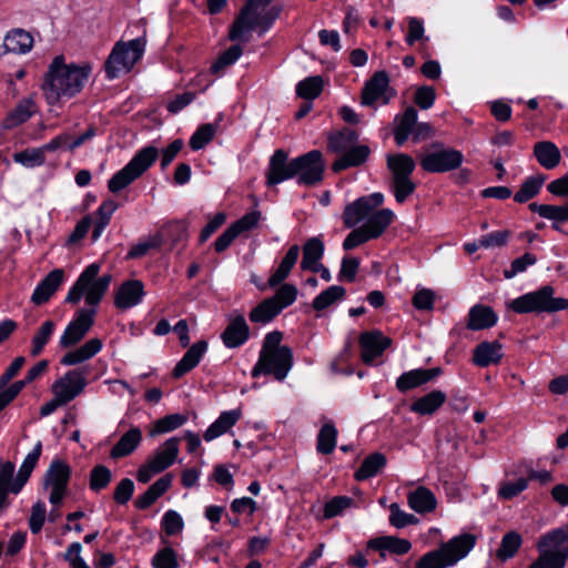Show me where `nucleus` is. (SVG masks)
Masks as SVG:
<instances>
[{"instance_id":"obj_1","label":"nucleus","mask_w":568,"mask_h":568,"mask_svg":"<svg viewBox=\"0 0 568 568\" xmlns=\"http://www.w3.org/2000/svg\"><path fill=\"white\" fill-rule=\"evenodd\" d=\"M324 171L325 161L318 150L288 160V154L278 149L270 159L266 184L273 186L295 178L298 185L313 186L322 182Z\"/></svg>"},{"instance_id":"obj_2","label":"nucleus","mask_w":568,"mask_h":568,"mask_svg":"<svg viewBox=\"0 0 568 568\" xmlns=\"http://www.w3.org/2000/svg\"><path fill=\"white\" fill-rule=\"evenodd\" d=\"M90 73L89 65L65 64L62 57H55L42 85L47 102L53 105L63 98L74 97L82 90Z\"/></svg>"},{"instance_id":"obj_3","label":"nucleus","mask_w":568,"mask_h":568,"mask_svg":"<svg viewBox=\"0 0 568 568\" xmlns=\"http://www.w3.org/2000/svg\"><path fill=\"white\" fill-rule=\"evenodd\" d=\"M477 537L465 532L443 542L437 549L426 552L415 568H447L464 559L475 547Z\"/></svg>"},{"instance_id":"obj_4","label":"nucleus","mask_w":568,"mask_h":568,"mask_svg":"<svg viewBox=\"0 0 568 568\" xmlns=\"http://www.w3.org/2000/svg\"><path fill=\"white\" fill-rule=\"evenodd\" d=\"M260 4V2L253 4L244 16H242V9L240 10L230 27L229 39L231 41L246 42L248 40L246 33L256 28H258L260 36L270 30L274 21L280 17L282 9L278 6Z\"/></svg>"},{"instance_id":"obj_5","label":"nucleus","mask_w":568,"mask_h":568,"mask_svg":"<svg viewBox=\"0 0 568 568\" xmlns=\"http://www.w3.org/2000/svg\"><path fill=\"white\" fill-rule=\"evenodd\" d=\"M536 547L539 555L528 568H565L568 561V524L540 536Z\"/></svg>"},{"instance_id":"obj_6","label":"nucleus","mask_w":568,"mask_h":568,"mask_svg":"<svg viewBox=\"0 0 568 568\" xmlns=\"http://www.w3.org/2000/svg\"><path fill=\"white\" fill-rule=\"evenodd\" d=\"M555 288L544 285L537 291L526 293L508 303V307L518 314L556 313L568 308V300L555 297Z\"/></svg>"},{"instance_id":"obj_7","label":"nucleus","mask_w":568,"mask_h":568,"mask_svg":"<svg viewBox=\"0 0 568 568\" xmlns=\"http://www.w3.org/2000/svg\"><path fill=\"white\" fill-rule=\"evenodd\" d=\"M159 155V149L153 145H146L139 150L130 162L109 180L110 192L118 193L130 185L153 165Z\"/></svg>"},{"instance_id":"obj_8","label":"nucleus","mask_w":568,"mask_h":568,"mask_svg":"<svg viewBox=\"0 0 568 568\" xmlns=\"http://www.w3.org/2000/svg\"><path fill=\"white\" fill-rule=\"evenodd\" d=\"M386 161L392 174L390 190L396 201L403 203L416 189V184L410 179L416 164L413 158L405 153L389 154Z\"/></svg>"},{"instance_id":"obj_9","label":"nucleus","mask_w":568,"mask_h":568,"mask_svg":"<svg viewBox=\"0 0 568 568\" xmlns=\"http://www.w3.org/2000/svg\"><path fill=\"white\" fill-rule=\"evenodd\" d=\"M145 49L144 38H136L129 42H118L104 63L108 79H115L122 72H129L142 58Z\"/></svg>"},{"instance_id":"obj_10","label":"nucleus","mask_w":568,"mask_h":568,"mask_svg":"<svg viewBox=\"0 0 568 568\" xmlns=\"http://www.w3.org/2000/svg\"><path fill=\"white\" fill-rule=\"evenodd\" d=\"M463 160L464 155L460 151L434 145V150L422 158L420 165L426 172L444 173L458 169Z\"/></svg>"},{"instance_id":"obj_11","label":"nucleus","mask_w":568,"mask_h":568,"mask_svg":"<svg viewBox=\"0 0 568 568\" xmlns=\"http://www.w3.org/2000/svg\"><path fill=\"white\" fill-rule=\"evenodd\" d=\"M95 308H80L74 318L67 325L60 337L59 345L69 348L81 342L94 324Z\"/></svg>"},{"instance_id":"obj_12","label":"nucleus","mask_w":568,"mask_h":568,"mask_svg":"<svg viewBox=\"0 0 568 568\" xmlns=\"http://www.w3.org/2000/svg\"><path fill=\"white\" fill-rule=\"evenodd\" d=\"M71 469L68 464L60 459L53 460L45 471L43 484L51 486L49 500L52 505L59 506L64 497L70 479Z\"/></svg>"},{"instance_id":"obj_13","label":"nucleus","mask_w":568,"mask_h":568,"mask_svg":"<svg viewBox=\"0 0 568 568\" xmlns=\"http://www.w3.org/2000/svg\"><path fill=\"white\" fill-rule=\"evenodd\" d=\"M384 202V195L379 192L362 196L346 205L343 212V221L347 227L356 226L365 217Z\"/></svg>"},{"instance_id":"obj_14","label":"nucleus","mask_w":568,"mask_h":568,"mask_svg":"<svg viewBox=\"0 0 568 568\" xmlns=\"http://www.w3.org/2000/svg\"><path fill=\"white\" fill-rule=\"evenodd\" d=\"M84 373L78 369L69 371L63 377L55 381L51 387L60 403L64 405L74 399L85 387Z\"/></svg>"},{"instance_id":"obj_15","label":"nucleus","mask_w":568,"mask_h":568,"mask_svg":"<svg viewBox=\"0 0 568 568\" xmlns=\"http://www.w3.org/2000/svg\"><path fill=\"white\" fill-rule=\"evenodd\" d=\"M392 344V339L383 335L379 331L364 332L359 336L362 349V359L365 364H371Z\"/></svg>"},{"instance_id":"obj_16","label":"nucleus","mask_w":568,"mask_h":568,"mask_svg":"<svg viewBox=\"0 0 568 568\" xmlns=\"http://www.w3.org/2000/svg\"><path fill=\"white\" fill-rule=\"evenodd\" d=\"M260 355L267 365V372L277 381H283L293 366V353L288 346Z\"/></svg>"},{"instance_id":"obj_17","label":"nucleus","mask_w":568,"mask_h":568,"mask_svg":"<svg viewBox=\"0 0 568 568\" xmlns=\"http://www.w3.org/2000/svg\"><path fill=\"white\" fill-rule=\"evenodd\" d=\"M144 285L139 280L123 282L115 292L114 304L120 310H128L141 303Z\"/></svg>"},{"instance_id":"obj_18","label":"nucleus","mask_w":568,"mask_h":568,"mask_svg":"<svg viewBox=\"0 0 568 568\" xmlns=\"http://www.w3.org/2000/svg\"><path fill=\"white\" fill-rule=\"evenodd\" d=\"M250 337V327L243 315L239 314L230 320L221 339L227 348H236L243 345Z\"/></svg>"},{"instance_id":"obj_19","label":"nucleus","mask_w":568,"mask_h":568,"mask_svg":"<svg viewBox=\"0 0 568 568\" xmlns=\"http://www.w3.org/2000/svg\"><path fill=\"white\" fill-rule=\"evenodd\" d=\"M442 374V369L439 367H434L429 369H412L403 373L396 379V387L399 392L406 393L409 389L422 386L432 379L436 378Z\"/></svg>"},{"instance_id":"obj_20","label":"nucleus","mask_w":568,"mask_h":568,"mask_svg":"<svg viewBox=\"0 0 568 568\" xmlns=\"http://www.w3.org/2000/svg\"><path fill=\"white\" fill-rule=\"evenodd\" d=\"M64 278V272L61 268L51 271L34 288L31 301L36 305L47 303L57 292Z\"/></svg>"},{"instance_id":"obj_21","label":"nucleus","mask_w":568,"mask_h":568,"mask_svg":"<svg viewBox=\"0 0 568 568\" xmlns=\"http://www.w3.org/2000/svg\"><path fill=\"white\" fill-rule=\"evenodd\" d=\"M179 437H171L155 452L149 460L155 471L162 473L175 462L179 454Z\"/></svg>"},{"instance_id":"obj_22","label":"nucleus","mask_w":568,"mask_h":568,"mask_svg":"<svg viewBox=\"0 0 568 568\" xmlns=\"http://www.w3.org/2000/svg\"><path fill=\"white\" fill-rule=\"evenodd\" d=\"M207 349V342L202 339L194 343L178 362L173 369V376L180 378L193 369L201 361Z\"/></svg>"},{"instance_id":"obj_23","label":"nucleus","mask_w":568,"mask_h":568,"mask_svg":"<svg viewBox=\"0 0 568 568\" xmlns=\"http://www.w3.org/2000/svg\"><path fill=\"white\" fill-rule=\"evenodd\" d=\"M501 348V344L497 341L479 343L474 349V364L479 367L498 364L503 358Z\"/></svg>"},{"instance_id":"obj_24","label":"nucleus","mask_w":568,"mask_h":568,"mask_svg":"<svg viewBox=\"0 0 568 568\" xmlns=\"http://www.w3.org/2000/svg\"><path fill=\"white\" fill-rule=\"evenodd\" d=\"M388 83V74L385 71L375 72L363 89L362 104L373 105L384 94Z\"/></svg>"},{"instance_id":"obj_25","label":"nucleus","mask_w":568,"mask_h":568,"mask_svg":"<svg viewBox=\"0 0 568 568\" xmlns=\"http://www.w3.org/2000/svg\"><path fill=\"white\" fill-rule=\"evenodd\" d=\"M371 149L367 145H353L345 151L332 165L334 172L362 165L368 158Z\"/></svg>"},{"instance_id":"obj_26","label":"nucleus","mask_w":568,"mask_h":568,"mask_svg":"<svg viewBox=\"0 0 568 568\" xmlns=\"http://www.w3.org/2000/svg\"><path fill=\"white\" fill-rule=\"evenodd\" d=\"M497 320L491 307L477 304L469 310L467 328L471 331L489 328L497 323Z\"/></svg>"},{"instance_id":"obj_27","label":"nucleus","mask_w":568,"mask_h":568,"mask_svg":"<svg viewBox=\"0 0 568 568\" xmlns=\"http://www.w3.org/2000/svg\"><path fill=\"white\" fill-rule=\"evenodd\" d=\"M102 349V341L100 338H91L87 341L82 346L74 351L68 352L62 358L61 364L71 366L83 363Z\"/></svg>"},{"instance_id":"obj_28","label":"nucleus","mask_w":568,"mask_h":568,"mask_svg":"<svg viewBox=\"0 0 568 568\" xmlns=\"http://www.w3.org/2000/svg\"><path fill=\"white\" fill-rule=\"evenodd\" d=\"M407 501L409 507L418 514H427L435 510L437 500L430 489L424 486L417 487L408 493Z\"/></svg>"},{"instance_id":"obj_29","label":"nucleus","mask_w":568,"mask_h":568,"mask_svg":"<svg viewBox=\"0 0 568 568\" xmlns=\"http://www.w3.org/2000/svg\"><path fill=\"white\" fill-rule=\"evenodd\" d=\"M100 272V265L97 263H92L85 267V270L80 274L74 285L69 290L65 302L70 304H77L80 302L82 296L85 294L91 280H94Z\"/></svg>"},{"instance_id":"obj_30","label":"nucleus","mask_w":568,"mask_h":568,"mask_svg":"<svg viewBox=\"0 0 568 568\" xmlns=\"http://www.w3.org/2000/svg\"><path fill=\"white\" fill-rule=\"evenodd\" d=\"M240 409H232L227 412H223L219 418L209 426L205 430L203 438L206 442H211L219 436L225 434L231 427H233L237 420L241 418Z\"/></svg>"},{"instance_id":"obj_31","label":"nucleus","mask_w":568,"mask_h":568,"mask_svg":"<svg viewBox=\"0 0 568 568\" xmlns=\"http://www.w3.org/2000/svg\"><path fill=\"white\" fill-rule=\"evenodd\" d=\"M534 155L546 170H552L560 163L561 154L557 145L550 141H539L534 145Z\"/></svg>"},{"instance_id":"obj_32","label":"nucleus","mask_w":568,"mask_h":568,"mask_svg":"<svg viewBox=\"0 0 568 568\" xmlns=\"http://www.w3.org/2000/svg\"><path fill=\"white\" fill-rule=\"evenodd\" d=\"M36 103L32 98L22 99L3 120L4 129H13L27 122L36 113Z\"/></svg>"},{"instance_id":"obj_33","label":"nucleus","mask_w":568,"mask_h":568,"mask_svg":"<svg viewBox=\"0 0 568 568\" xmlns=\"http://www.w3.org/2000/svg\"><path fill=\"white\" fill-rule=\"evenodd\" d=\"M142 439V432L138 427L130 428L121 436L119 442L111 449L110 456L114 459L132 454Z\"/></svg>"},{"instance_id":"obj_34","label":"nucleus","mask_w":568,"mask_h":568,"mask_svg":"<svg viewBox=\"0 0 568 568\" xmlns=\"http://www.w3.org/2000/svg\"><path fill=\"white\" fill-rule=\"evenodd\" d=\"M446 402V394L439 389L416 399L410 405V410L419 415H433Z\"/></svg>"},{"instance_id":"obj_35","label":"nucleus","mask_w":568,"mask_h":568,"mask_svg":"<svg viewBox=\"0 0 568 568\" xmlns=\"http://www.w3.org/2000/svg\"><path fill=\"white\" fill-rule=\"evenodd\" d=\"M42 453V444L38 442L33 449L26 456L18 475L16 476V485L13 494H18L30 478Z\"/></svg>"},{"instance_id":"obj_36","label":"nucleus","mask_w":568,"mask_h":568,"mask_svg":"<svg viewBox=\"0 0 568 568\" xmlns=\"http://www.w3.org/2000/svg\"><path fill=\"white\" fill-rule=\"evenodd\" d=\"M324 243L320 237L308 239L303 246L301 268L304 271H311L315 266L320 265V261L324 255Z\"/></svg>"},{"instance_id":"obj_37","label":"nucleus","mask_w":568,"mask_h":568,"mask_svg":"<svg viewBox=\"0 0 568 568\" xmlns=\"http://www.w3.org/2000/svg\"><path fill=\"white\" fill-rule=\"evenodd\" d=\"M32 36L22 29H14L10 31L6 36L3 42L6 51L13 53H27L32 49Z\"/></svg>"},{"instance_id":"obj_38","label":"nucleus","mask_w":568,"mask_h":568,"mask_svg":"<svg viewBox=\"0 0 568 568\" xmlns=\"http://www.w3.org/2000/svg\"><path fill=\"white\" fill-rule=\"evenodd\" d=\"M394 220V212L389 209H382L372 212L364 225L373 239L379 237Z\"/></svg>"},{"instance_id":"obj_39","label":"nucleus","mask_w":568,"mask_h":568,"mask_svg":"<svg viewBox=\"0 0 568 568\" xmlns=\"http://www.w3.org/2000/svg\"><path fill=\"white\" fill-rule=\"evenodd\" d=\"M368 548L374 550H389L396 555H404L410 550L412 544L407 539L393 536H384L371 539L368 541Z\"/></svg>"},{"instance_id":"obj_40","label":"nucleus","mask_w":568,"mask_h":568,"mask_svg":"<svg viewBox=\"0 0 568 568\" xmlns=\"http://www.w3.org/2000/svg\"><path fill=\"white\" fill-rule=\"evenodd\" d=\"M300 255L298 245H292L281 261L277 270L268 278L270 286L274 287L281 284L291 273Z\"/></svg>"},{"instance_id":"obj_41","label":"nucleus","mask_w":568,"mask_h":568,"mask_svg":"<svg viewBox=\"0 0 568 568\" xmlns=\"http://www.w3.org/2000/svg\"><path fill=\"white\" fill-rule=\"evenodd\" d=\"M16 466L11 462H0V510L8 507V493H13L16 478H13Z\"/></svg>"},{"instance_id":"obj_42","label":"nucleus","mask_w":568,"mask_h":568,"mask_svg":"<svg viewBox=\"0 0 568 568\" xmlns=\"http://www.w3.org/2000/svg\"><path fill=\"white\" fill-rule=\"evenodd\" d=\"M546 181L544 174H537L527 178L520 185V189L515 193L514 200L517 203H526L534 199L541 190Z\"/></svg>"},{"instance_id":"obj_43","label":"nucleus","mask_w":568,"mask_h":568,"mask_svg":"<svg viewBox=\"0 0 568 568\" xmlns=\"http://www.w3.org/2000/svg\"><path fill=\"white\" fill-rule=\"evenodd\" d=\"M358 140V134L351 129H343L338 132L332 133L328 136V149L335 153L343 154L352 148Z\"/></svg>"},{"instance_id":"obj_44","label":"nucleus","mask_w":568,"mask_h":568,"mask_svg":"<svg viewBox=\"0 0 568 568\" xmlns=\"http://www.w3.org/2000/svg\"><path fill=\"white\" fill-rule=\"evenodd\" d=\"M281 313V306H276L274 298H266L250 313L253 323L266 324Z\"/></svg>"},{"instance_id":"obj_45","label":"nucleus","mask_w":568,"mask_h":568,"mask_svg":"<svg viewBox=\"0 0 568 568\" xmlns=\"http://www.w3.org/2000/svg\"><path fill=\"white\" fill-rule=\"evenodd\" d=\"M386 465V457L381 453L367 456L355 473L357 480H365L375 475Z\"/></svg>"},{"instance_id":"obj_46","label":"nucleus","mask_w":568,"mask_h":568,"mask_svg":"<svg viewBox=\"0 0 568 568\" xmlns=\"http://www.w3.org/2000/svg\"><path fill=\"white\" fill-rule=\"evenodd\" d=\"M112 281L111 274H104L99 278L91 280L85 293V302L91 306H97L105 292L108 291Z\"/></svg>"},{"instance_id":"obj_47","label":"nucleus","mask_w":568,"mask_h":568,"mask_svg":"<svg viewBox=\"0 0 568 568\" xmlns=\"http://www.w3.org/2000/svg\"><path fill=\"white\" fill-rule=\"evenodd\" d=\"M528 207L544 219L557 222L568 221V203L565 205L530 203Z\"/></svg>"},{"instance_id":"obj_48","label":"nucleus","mask_w":568,"mask_h":568,"mask_svg":"<svg viewBox=\"0 0 568 568\" xmlns=\"http://www.w3.org/2000/svg\"><path fill=\"white\" fill-rule=\"evenodd\" d=\"M187 422V417L183 414H171L166 415L154 422L149 435L155 437L161 434H165L178 429Z\"/></svg>"},{"instance_id":"obj_49","label":"nucleus","mask_w":568,"mask_h":568,"mask_svg":"<svg viewBox=\"0 0 568 568\" xmlns=\"http://www.w3.org/2000/svg\"><path fill=\"white\" fill-rule=\"evenodd\" d=\"M337 429L333 423H325L318 432L316 449L320 454L328 455L336 446Z\"/></svg>"},{"instance_id":"obj_50","label":"nucleus","mask_w":568,"mask_h":568,"mask_svg":"<svg viewBox=\"0 0 568 568\" xmlns=\"http://www.w3.org/2000/svg\"><path fill=\"white\" fill-rule=\"evenodd\" d=\"M345 294L346 291L343 286L332 285L313 300L312 306L315 311H323L336 301L342 300Z\"/></svg>"},{"instance_id":"obj_51","label":"nucleus","mask_w":568,"mask_h":568,"mask_svg":"<svg viewBox=\"0 0 568 568\" xmlns=\"http://www.w3.org/2000/svg\"><path fill=\"white\" fill-rule=\"evenodd\" d=\"M323 83V78L321 75L306 78L297 83L296 93L303 99L313 100L321 94Z\"/></svg>"},{"instance_id":"obj_52","label":"nucleus","mask_w":568,"mask_h":568,"mask_svg":"<svg viewBox=\"0 0 568 568\" xmlns=\"http://www.w3.org/2000/svg\"><path fill=\"white\" fill-rule=\"evenodd\" d=\"M13 160L26 168H36L45 162V153L42 150V146L26 149L21 152L14 153Z\"/></svg>"},{"instance_id":"obj_53","label":"nucleus","mask_w":568,"mask_h":568,"mask_svg":"<svg viewBox=\"0 0 568 568\" xmlns=\"http://www.w3.org/2000/svg\"><path fill=\"white\" fill-rule=\"evenodd\" d=\"M55 329V323L53 321H45L37 331L36 335L32 337V347L31 355L38 356L42 353L44 346L51 338L53 332Z\"/></svg>"},{"instance_id":"obj_54","label":"nucleus","mask_w":568,"mask_h":568,"mask_svg":"<svg viewBox=\"0 0 568 568\" xmlns=\"http://www.w3.org/2000/svg\"><path fill=\"white\" fill-rule=\"evenodd\" d=\"M243 50L240 44H233L225 50L217 60L211 65L210 70L213 74H220L225 68L235 63L242 55Z\"/></svg>"},{"instance_id":"obj_55","label":"nucleus","mask_w":568,"mask_h":568,"mask_svg":"<svg viewBox=\"0 0 568 568\" xmlns=\"http://www.w3.org/2000/svg\"><path fill=\"white\" fill-rule=\"evenodd\" d=\"M520 545L521 537L518 532H507L501 539L500 547L497 550V557L503 561L514 557Z\"/></svg>"},{"instance_id":"obj_56","label":"nucleus","mask_w":568,"mask_h":568,"mask_svg":"<svg viewBox=\"0 0 568 568\" xmlns=\"http://www.w3.org/2000/svg\"><path fill=\"white\" fill-rule=\"evenodd\" d=\"M216 133V124L205 123L197 128L190 139V148L194 151L203 149Z\"/></svg>"},{"instance_id":"obj_57","label":"nucleus","mask_w":568,"mask_h":568,"mask_svg":"<svg viewBox=\"0 0 568 568\" xmlns=\"http://www.w3.org/2000/svg\"><path fill=\"white\" fill-rule=\"evenodd\" d=\"M111 479V470L103 465H97L90 473V488L93 491H100L109 486Z\"/></svg>"},{"instance_id":"obj_58","label":"nucleus","mask_w":568,"mask_h":568,"mask_svg":"<svg viewBox=\"0 0 568 568\" xmlns=\"http://www.w3.org/2000/svg\"><path fill=\"white\" fill-rule=\"evenodd\" d=\"M389 523L395 528L400 529L409 525H416L418 523V518L415 515L402 510L396 503H393L389 506Z\"/></svg>"},{"instance_id":"obj_59","label":"nucleus","mask_w":568,"mask_h":568,"mask_svg":"<svg viewBox=\"0 0 568 568\" xmlns=\"http://www.w3.org/2000/svg\"><path fill=\"white\" fill-rule=\"evenodd\" d=\"M354 500L347 496H337L325 504L324 517L333 518L341 515L345 509L353 505Z\"/></svg>"},{"instance_id":"obj_60","label":"nucleus","mask_w":568,"mask_h":568,"mask_svg":"<svg viewBox=\"0 0 568 568\" xmlns=\"http://www.w3.org/2000/svg\"><path fill=\"white\" fill-rule=\"evenodd\" d=\"M536 262L537 257L534 254L525 253L511 262L510 267L504 271V276L513 278L517 274L525 272L528 266L534 265Z\"/></svg>"},{"instance_id":"obj_61","label":"nucleus","mask_w":568,"mask_h":568,"mask_svg":"<svg viewBox=\"0 0 568 568\" xmlns=\"http://www.w3.org/2000/svg\"><path fill=\"white\" fill-rule=\"evenodd\" d=\"M152 565L154 568H179L175 551L171 547L159 550L152 559Z\"/></svg>"},{"instance_id":"obj_62","label":"nucleus","mask_w":568,"mask_h":568,"mask_svg":"<svg viewBox=\"0 0 568 568\" xmlns=\"http://www.w3.org/2000/svg\"><path fill=\"white\" fill-rule=\"evenodd\" d=\"M527 487L528 480L526 478H518L515 481H506L500 485L498 496L503 499H511L518 496Z\"/></svg>"},{"instance_id":"obj_63","label":"nucleus","mask_w":568,"mask_h":568,"mask_svg":"<svg viewBox=\"0 0 568 568\" xmlns=\"http://www.w3.org/2000/svg\"><path fill=\"white\" fill-rule=\"evenodd\" d=\"M297 296V288L292 284H283L275 295L272 297L276 302V306H281V311L293 304Z\"/></svg>"},{"instance_id":"obj_64","label":"nucleus","mask_w":568,"mask_h":568,"mask_svg":"<svg viewBox=\"0 0 568 568\" xmlns=\"http://www.w3.org/2000/svg\"><path fill=\"white\" fill-rule=\"evenodd\" d=\"M183 519L175 510H168L162 519V526L166 535L174 536L183 529Z\"/></svg>"}]
</instances>
